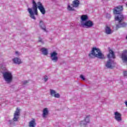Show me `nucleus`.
Here are the masks:
<instances>
[{
	"instance_id": "1",
	"label": "nucleus",
	"mask_w": 127,
	"mask_h": 127,
	"mask_svg": "<svg viewBox=\"0 0 127 127\" xmlns=\"http://www.w3.org/2000/svg\"><path fill=\"white\" fill-rule=\"evenodd\" d=\"M123 9V6H117L113 9L114 14H118V15L115 18V20L118 21V24L116 25L117 30H118L119 28H121V27H126L127 25V23L123 22L124 19H125L124 15L122 13Z\"/></svg>"
},
{
	"instance_id": "2",
	"label": "nucleus",
	"mask_w": 127,
	"mask_h": 127,
	"mask_svg": "<svg viewBox=\"0 0 127 127\" xmlns=\"http://www.w3.org/2000/svg\"><path fill=\"white\" fill-rule=\"evenodd\" d=\"M32 4V9L34 10V12L35 14H36V15H37V14H38L37 8L39 9L42 14H45V13H46V10H45V8H44V6L41 2H38L37 3H36V2H35L34 0H33Z\"/></svg>"
},
{
	"instance_id": "3",
	"label": "nucleus",
	"mask_w": 127,
	"mask_h": 127,
	"mask_svg": "<svg viewBox=\"0 0 127 127\" xmlns=\"http://www.w3.org/2000/svg\"><path fill=\"white\" fill-rule=\"evenodd\" d=\"M89 56L90 58H94V57L99 58V59H104L105 58L104 55L101 52L100 49L96 48L92 49L91 52L89 54Z\"/></svg>"
},
{
	"instance_id": "4",
	"label": "nucleus",
	"mask_w": 127,
	"mask_h": 127,
	"mask_svg": "<svg viewBox=\"0 0 127 127\" xmlns=\"http://www.w3.org/2000/svg\"><path fill=\"white\" fill-rule=\"evenodd\" d=\"M3 77L6 82L10 83L12 81V74L9 72L3 73Z\"/></svg>"
},
{
	"instance_id": "5",
	"label": "nucleus",
	"mask_w": 127,
	"mask_h": 127,
	"mask_svg": "<svg viewBox=\"0 0 127 127\" xmlns=\"http://www.w3.org/2000/svg\"><path fill=\"white\" fill-rule=\"evenodd\" d=\"M116 63H115V62L112 60H109L106 64V67H107V68H109L110 69H113Z\"/></svg>"
},
{
	"instance_id": "6",
	"label": "nucleus",
	"mask_w": 127,
	"mask_h": 127,
	"mask_svg": "<svg viewBox=\"0 0 127 127\" xmlns=\"http://www.w3.org/2000/svg\"><path fill=\"white\" fill-rule=\"evenodd\" d=\"M20 115V110L18 109V108L16 109V110L14 114L13 121L14 122H16L18 121L19 118V116Z\"/></svg>"
},
{
	"instance_id": "7",
	"label": "nucleus",
	"mask_w": 127,
	"mask_h": 127,
	"mask_svg": "<svg viewBox=\"0 0 127 127\" xmlns=\"http://www.w3.org/2000/svg\"><path fill=\"white\" fill-rule=\"evenodd\" d=\"M57 55H58V54H57L56 52H54L51 54V58L54 62H57V61H58V57H57Z\"/></svg>"
},
{
	"instance_id": "8",
	"label": "nucleus",
	"mask_w": 127,
	"mask_h": 127,
	"mask_svg": "<svg viewBox=\"0 0 127 127\" xmlns=\"http://www.w3.org/2000/svg\"><path fill=\"white\" fill-rule=\"evenodd\" d=\"M84 26H85L86 28H90V27H92V26H94V23H93V21L91 20H88L86 21L83 23Z\"/></svg>"
},
{
	"instance_id": "9",
	"label": "nucleus",
	"mask_w": 127,
	"mask_h": 127,
	"mask_svg": "<svg viewBox=\"0 0 127 127\" xmlns=\"http://www.w3.org/2000/svg\"><path fill=\"white\" fill-rule=\"evenodd\" d=\"M121 58L123 62H127V50H124L122 54Z\"/></svg>"
},
{
	"instance_id": "10",
	"label": "nucleus",
	"mask_w": 127,
	"mask_h": 127,
	"mask_svg": "<svg viewBox=\"0 0 127 127\" xmlns=\"http://www.w3.org/2000/svg\"><path fill=\"white\" fill-rule=\"evenodd\" d=\"M115 119L117 122H121L122 121V114L118 112L115 113Z\"/></svg>"
},
{
	"instance_id": "11",
	"label": "nucleus",
	"mask_w": 127,
	"mask_h": 127,
	"mask_svg": "<svg viewBox=\"0 0 127 127\" xmlns=\"http://www.w3.org/2000/svg\"><path fill=\"white\" fill-rule=\"evenodd\" d=\"M109 53L107 55V57L110 59V58H113L115 59L116 58V56L115 55V53L112 51V49H109Z\"/></svg>"
},
{
	"instance_id": "12",
	"label": "nucleus",
	"mask_w": 127,
	"mask_h": 127,
	"mask_svg": "<svg viewBox=\"0 0 127 127\" xmlns=\"http://www.w3.org/2000/svg\"><path fill=\"white\" fill-rule=\"evenodd\" d=\"M50 91L51 95L52 97H55V98H60V94H59V93H56V91H55V90L51 89Z\"/></svg>"
},
{
	"instance_id": "13",
	"label": "nucleus",
	"mask_w": 127,
	"mask_h": 127,
	"mask_svg": "<svg viewBox=\"0 0 127 127\" xmlns=\"http://www.w3.org/2000/svg\"><path fill=\"white\" fill-rule=\"evenodd\" d=\"M79 4H80V1H79V0H74L72 1L71 5L73 7H78V6H79Z\"/></svg>"
},
{
	"instance_id": "14",
	"label": "nucleus",
	"mask_w": 127,
	"mask_h": 127,
	"mask_svg": "<svg viewBox=\"0 0 127 127\" xmlns=\"http://www.w3.org/2000/svg\"><path fill=\"white\" fill-rule=\"evenodd\" d=\"M36 120L35 119H33L32 120H31L29 123V127H35V126H36Z\"/></svg>"
},
{
	"instance_id": "15",
	"label": "nucleus",
	"mask_w": 127,
	"mask_h": 127,
	"mask_svg": "<svg viewBox=\"0 0 127 127\" xmlns=\"http://www.w3.org/2000/svg\"><path fill=\"white\" fill-rule=\"evenodd\" d=\"M28 11L29 12V13H30V17L33 19H36L34 13H33V11H32V9L30 8H28Z\"/></svg>"
},
{
	"instance_id": "16",
	"label": "nucleus",
	"mask_w": 127,
	"mask_h": 127,
	"mask_svg": "<svg viewBox=\"0 0 127 127\" xmlns=\"http://www.w3.org/2000/svg\"><path fill=\"white\" fill-rule=\"evenodd\" d=\"M13 62L15 64H21L22 62H21V60L18 58H15L13 59Z\"/></svg>"
},
{
	"instance_id": "17",
	"label": "nucleus",
	"mask_w": 127,
	"mask_h": 127,
	"mask_svg": "<svg viewBox=\"0 0 127 127\" xmlns=\"http://www.w3.org/2000/svg\"><path fill=\"white\" fill-rule=\"evenodd\" d=\"M49 113V112L48 111V109H47V108L44 109L43 111V118H46V116H48Z\"/></svg>"
},
{
	"instance_id": "18",
	"label": "nucleus",
	"mask_w": 127,
	"mask_h": 127,
	"mask_svg": "<svg viewBox=\"0 0 127 127\" xmlns=\"http://www.w3.org/2000/svg\"><path fill=\"white\" fill-rule=\"evenodd\" d=\"M40 26L41 28L43 29V30H44V31H46V27L45 26V25H44L43 21H40Z\"/></svg>"
},
{
	"instance_id": "19",
	"label": "nucleus",
	"mask_w": 127,
	"mask_h": 127,
	"mask_svg": "<svg viewBox=\"0 0 127 127\" xmlns=\"http://www.w3.org/2000/svg\"><path fill=\"white\" fill-rule=\"evenodd\" d=\"M105 32L106 34H111L112 33V30L110 27L106 26L105 28Z\"/></svg>"
},
{
	"instance_id": "20",
	"label": "nucleus",
	"mask_w": 127,
	"mask_h": 127,
	"mask_svg": "<svg viewBox=\"0 0 127 127\" xmlns=\"http://www.w3.org/2000/svg\"><path fill=\"white\" fill-rule=\"evenodd\" d=\"M81 19L82 21H86L89 19V17L87 15H82L81 17Z\"/></svg>"
},
{
	"instance_id": "21",
	"label": "nucleus",
	"mask_w": 127,
	"mask_h": 127,
	"mask_svg": "<svg viewBox=\"0 0 127 127\" xmlns=\"http://www.w3.org/2000/svg\"><path fill=\"white\" fill-rule=\"evenodd\" d=\"M42 52L44 55H47L48 54V52L47 51V49L45 48H43L41 49Z\"/></svg>"
},
{
	"instance_id": "22",
	"label": "nucleus",
	"mask_w": 127,
	"mask_h": 127,
	"mask_svg": "<svg viewBox=\"0 0 127 127\" xmlns=\"http://www.w3.org/2000/svg\"><path fill=\"white\" fill-rule=\"evenodd\" d=\"M67 9H68V10H69L70 11H73L75 10V9L74 8H73V7H71V6L70 5H68Z\"/></svg>"
},
{
	"instance_id": "23",
	"label": "nucleus",
	"mask_w": 127,
	"mask_h": 127,
	"mask_svg": "<svg viewBox=\"0 0 127 127\" xmlns=\"http://www.w3.org/2000/svg\"><path fill=\"white\" fill-rule=\"evenodd\" d=\"M44 79L45 82H47V80H48V76H45Z\"/></svg>"
},
{
	"instance_id": "24",
	"label": "nucleus",
	"mask_w": 127,
	"mask_h": 127,
	"mask_svg": "<svg viewBox=\"0 0 127 127\" xmlns=\"http://www.w3.org/2000/svg\"><path fill=\"white\" fill-rule=\"evenodd\" d=\"M81 79H82L84 80H85V77H84V76L83 75H80Z\"/></svg>"
},
{
	"instance_id": "25",
	"label": "nucleus",
	"mask_w": 127,
	"mask_h": 127,
	"mask_svg": "<svg viewBox=\"0 0 127 127\" xmlns=\"http://www.w3.org/2000/svg\"><path fill=\"white\" fill-rule=\"evenodd\" d=\"M124 76H127V71L124 72Z\"/></svg>"
},
{
	"instance_id": "26",
	"label": "nucleus",
	"mask_w": 127,
	"mask_h": 127,
	"mask_svg": "<svg viewBox=\"0 0 127 127\" xmlns=\"http://www.w3.org/2000/svg\"><path fill=\"white\" fill-rule=\"evenodd\" d=\"M39 42H42V39L41 38H39Z\"/></svg>"
},
{
	"instance_id": "27",
	"label": "nucleus",
	"mask_w": 127,
	"mask_h": 127,
	"mask_svg": "<svg viewBox=\"0 0 127 127\" xmlns=\"http://www.w3.org/2000/svg\"><path fill=\"white\" fill-rule=\"evenodd\" d=\"M27 83H28V81H27V80H26V81H24V84H27Z\"/></svg>"
},
{
	"instance_id": "28",
	"label": "nucleus",
	"mask_w": 127,
	"mask_h": 127,
	"mask_svg": "<svg viewBox=\"0 0 127 127\" xmlns=\"http://www.w3.org/2000/svg\"><path fill=\"white\" fill-rule=\"evenodd\" d=\"M125 104L126 105V106L127 107V101L125 102Z\"/></svg>"
},
{
	"instance_id": "29",
	"label": "nucleus",
	"mask_w": 127,
	"mask_h": 127,
	"mask_svg": "<svg viewBox=\"0 0 127 127\" xmlns=\"http://www.w3.org/2000/svg\"><path fill=\"white\" fill-rule=\"evenodd\" d=\"M16 54H18V52H15Z\"/></svg>"
}]
</instances>
